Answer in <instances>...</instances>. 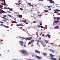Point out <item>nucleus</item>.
Listing matches in <instances>:
<instances>
[{"instance_id":"nucleus-1","label":"nucleus","mask_w":60,"mask_h":60,"mask_svg":"<svg viewBox=\"0 0 60 60\" xmlns=\"http://www.w3.org/2000/svg\"><path fill=\"white\" fill-rule=\"evenodd\" d=\"M22 53L23 55H25V56H27V54L26 53V51L24 50L22 51Z\"/></svg>"},{"instance_id":"nucleus-2","label":"nucleus","mask_w":60,"mask_h":60,"mask_svg":"<svg viewBox=\"0 0 60 60\" xmlns=\"http://www.w3.org/2000/svg\"><path fill=\"white\" fill-rule=\"evenodd\" d=\"M19 42L21 46H23V45H24V43L23 41H19Z\"/></svg>"},{"instance_id":"nucleus-3","label":"nucleus","mask_w":60,"mask_h":60,"mask_svg":"<svg viewBox=\"0 0 60 60\" xmlns=\"http://www.w3.org/2000/svg\"><path fill=\"white\" fill-rule=\"evenodd\" d=\"M24 26V25H23V24H17L16 25V26H17V27H18V26Z\"/></svg>"},{"instance_id":"nucleus-4","label":"nucleus","mask_w":60,"mask_h":60,"mask_svg":"<svg viewBox=\"0 0 60 60\" xmlns=\"http://www.w3.org/2000/svg\"><path fill=\"white\" fill-rule=\"evenodd\" d=\"M60 10H59L58 9H56L53 11H55V12H58L59 11H60Z\"/></svg>"},{"instance_id":"nucleus-5","label":"nucleus","mask_w":60,"mask_h":60,"mask_svg":"<svg viewBox=\"0 0 60 60\" xmlns=\"http://www.w3.org/2000/svg\"><path fill=\"white\" fill-rule=\"evenodd\" d=\"M36 57H37V58L39 59H41V57L38 56H36Z\"/></svg>"},{"instance_id":"nucleus-6","label":"nucleus","mask_w":60,"mask_h":60,"mask_svg":"<svg viewBox=\"0 0 60 60\" xmlns=\"http://www.w3.org/2000/svg\"><path fill=\"white\" fill-rule=\"evenodd\" d=\"M17 16L20 19V18H22V15H18Z\"/></svg>"},{"instance_id":"nucleus-7","label":"nucleus","mask_w":60,"mask_h":60,"mask_svg":"<svg viewBox=\"0 0 60 60\" xmlns=\"http://www.w3.org/2000/svg\"><path fill=\"white\" fill-rule=\"evenodd\" d=\"M19 38H21V40H24L26 39V38H23L22 37H21L20 36L19 37Z\"/></svg>"},{"instance_id":"nucleus-8","label":"nucleus","mask_w":60,"mask_h":60,"mask_svg":"<svg viewBox=\"0 0 60 60\" xmlns=\"http://www.w3.org/2000/svg\"><path fill=\"white\" fill-rule=\"evenodd\" d=\"M50 1V3H53V4H55V2L54 1H53L52 0H49Z\"/></svg>"},{"instance_id":"nucleus-9","label":"nucleus","mask_w":60,"mask_h":60,"mask_svg":"<svg viewBox=\"0 0 60 60\" xmlns=\"http://www.w3.org/2000/svg\"><path fill=\"white\" fill-rule=\"evenodd\" d=\"M28 4L29 6H32V7H34V6H33V5H31V3H28Z\"/></svg>"},{"instance_id":"nucleus-10","label":"nucleus","mask_w":60,"mask_h":60,"mask_svg":"<svg viewBox=\"0 0 60 60\" xmlns=\"http://www.w3.org/2000/svg\"><path fill=\"white\" fill-rule=\"evenodd\" d=\"M35 52H36V53H38V54H40V51H38L37 50H35Z\"/></svg>"},{"instance_id":"nucleus-11","label":"nucleus","mask_w":60,"mask_h":60,"mask_svg":"<svg viewBox=\"0 0 60 60\" xmlns=\"http://www.w3.org/2000/svg\"><path fill=\"white\" fill-rule=\"evenodd\" d=\"M32 39V37H30L29 38H27V40H30V41H31Z\"/></svg>"},{"instance_id":"nucleus-12","label":"nucleus","mask_w":60,"mask_h":60,"mask_svg":"<svg viewBox=\"0 0 60 60\" xmlns=\"http://www.w3.org/2000/svg\"><path fill=\"white\" fill-rule=\"evenodd\" d=\"M50 56H51V57H54V56H55V55H53L51 54H50Z\"/></svg>"},{"instance_id":"nucleus-13","label":"nucleus","mask_w":60,"mask_h":60,"mask_svg":"<svg viewBox=\"0 0 60 60\" xmlns=\"http://www.w3.org/2000/svg\"><path fill=\"white\" fill-rule=\"evenodd\" d=\"M51 59H52L53 60H57L56 59L54 58L53 57H51Z\"/></svg>"},{"instance_id":"nucleus-14","label":"nucleus","mask_w":60,"mask_h":60,"mask_svg":"<svg viewBox=\"0 0 60 60\" xmlns=\"http://www.w3.org/2000/svg\"><path fill=\"white\" fill-rule=\"evenodd\" d=\"M35 41H37V42H42V41H39V40H35Z\"/></svg>"},{"instance_id":"nucleus-15","label":"nucleus","mask_w":60,"mask_h":60,"mask_svg":"<svg viewBox=\"0 0 60 60\" xmlns=\"http://www.w3.org/2000/svg\"><path fill=\"white\" fill-rule=\"evenodd\" d=\"M3 26H4V27H6V28H9V26H6L5 25H4Z\"/></svg>"},{"instance_id":"nucleus-16","label":"nucleus","mask_w":60,"mask_h":60,"mask_svg":"<svg viewBox=\"0 0 60 60\" xmlns=\"http://www.w3.org/2000/svg\"><path fill=\"white\" fill-rule=\"evenodd\" d=\"M43 55L44 56H47V54L44 52L43 53Z\"/></svg>"},{"instance_id":"nucleus-17","label":"nucleus","mask_w":60,"mask_h":60,"mask_svg":"<svg viewBox=\"0 0 60 60\" xmlns=\"http://www.w3.org/2000/svg\"><path fill=\"white\" fill-rule=\"evenodd\" d=\"M45 42H46V43H49V41L48 40H45Z\"/></svg>"},{"instance_id":"nucleus-18","label":"nucleus","mask_w":60,"mask_h":60,"mask_svg":"<svg viewBox=\"0 0 60 60\" xmlns=\"http://www.w3.org/2000/svg\"><path fill=\"white\" fill-rule=\"evenodd\" d=\"M2 18H3V19H6V20H8V19H7L6 18L4 17H3Z\"/></svg>"},{"instance_id":"nucleus-19","label":"nucleus","mask_w":60,"mask_h":60,"mask_svg":"<svg viewBox=\"0 0 60 60\" xmlns=\"http://www.w3.org/2000/svg\"><path fill=\"white\" fill-rule=\"evenodd\" d=\"M55 21V23H56V24L57 23H58V22L59 21H58V20L57 21Z\"/></svg>"},{"instance_id":"nucleus-20","label":"nucleus","mask_w":60,"mask_h":60,"mask_svg":"<svg viewBox=\"0 0 60 60\" xmlns=\"http://www.w3.org/2000/svg\"><path fill=\"white\" fill-rule=\"evenodd\" d=\"M50 51H52V52L53 53H54V51H53V50H50Z\"/></svg>"},{"instance_id":"nucleus-21","label":"nucleus","mask_w":60,"mask_h":60,"mask_svg":"<svg viewBox=\"0 0 60 60\" xmlns=\"http://www.w3.org/2000/svg\"><path fill=\"white\" fill-rule=\"evenodd\" d=\"M48 11H49L48 10H44V11L45 12H48Z\"/></svg>"},{"instance_id":"nucleus-22","label":"nucleus","mask_w":60,"mask_h":60,"mask_svg":"<svg viewBox=\"0 0 60 60\" xmlns=\"http://www.w3.org/2000/svg\"><path fill=\"white\" fill-rule=\"evenodd\" d=\"M13 22L14 23H17V22L15 21H13Z\"/></svg>"},{"instance_id":"nucleus-23","label":"nucleus","mask_w":60,"mask_h":60,"mask_svg":"<svg viewBox=\"0 0 60 60\" xmlns=\"http://www.w3.org/2000/svg\"><path fill=\"white\" fill-rule=\"evenodd\" d=\"M21 21L22 22H24V23H26V22H25V21L23 20H22Z\"/></svg>"},{"instance_id":"nucleus-24","label":"nucleus","mask_w":60,"mask_h":60,"mask_svg":"<svg viewBox=\"0 0 60 60\" xmlns=\"http://www.w3.org/2000/svg\"><path fill=\"white\" fill-rule=\"evenodd\" d=\"M38 37L39 38L38 41H41V38H40L39 37Z\"/></svg>"},{"instance_id":"nucleus-25","label":"nucleus","mask_w":60,"mask_h":60,"mask_svg":"<svg viewBox=\"0 0 60 60\" xmlns=\"http://www.w3.org/2000/svg\"><path fill=\"white\" fill-rule=\"evenodd\" d=\"M1 12H2V13H6V12L4 11H3V10L2 9V11Z\"/></svg>"},{"instance_id":"nucleus-26","label":"nucleus","mask_w":60,"mask_h":60,"mask_svg":"<svg viewBox=\"0 0 60 60\" xmlns=\"http://www.w3.org/2000/svg\"><path fill=\"white\" fill-rule=\"evenodd\" d=\"M47 7L49 8L51 7V6H47Z\"/></svg>"},{"instance_id":"nucleus-27","label":"nucleus","mask_w":60,"mask_h":60,"mask_svg":"<svg viewBox=\"0 0 60 60\" xmlns=\"http://www.w3.org/2000/svg\"><path fill=\"white\" fill-rule=\"evenodd\" d=\"M54 28H59V26H56V27H54Z\"/></svg>"},{"instance_id":"nucleus-28","label":"nucleus","mask_w":60,"mask_h":60,"mask_svg":"<svg viewBox=\"0 0 60 60\" xmlns=\"http://www.w3.org/2000/svg\"><path fill=\"white\" fill-rule=\"evenodd\" d=\"M40 27H41V28H46V27H44L41 26H40Z\"/></svg>"},{"instance_id":"nucleus-29","label":"nucleus","mask_w":60,"mask_h":60,"mask_svg":"<svg viewBox=\"0 0 60 60\" xmlns=\"http://www.w3.org/2000/svg\"><path fill=\"white\" fill-rule=\"evenodd\" d=\"M34 42V40H32L30 41L31 42Z\"/></svg>"},{"instance_id":"nucleus-30","label":"nucleus","mask_w":60,"mask_h":60,"mask_svg":"<svg viewBox=\"0 0 60 60\" xmlns=\"http://www.w3.org/2000/svg\"><path fill=\"white\" fill-rule=\"evenodd\" d=\"M47 36H48V37H50L51 36L50 35H49L48 34H47Z\"/></svg>"},{"instance_id":"nucleus-31","label":"nucleus","mask_w":60,"mask_h":60,"mask_svg":"<svg viewBox=\"0 0 60 60\" xmlns=\"http://www.w3.org/2000/svg\"><path fill=\"white\" fill-rule=\"evenodd\" d=\"M37 44L38 46V47H40V45H39V44L38 43Z\"/></svg>"},{"instance_id":"nucleus-32","label":"nucleus","mask_w":60,"mask_h":60,"mask_svg":"<svg viewBox=\"0 0 60 60\" xmlns=\"http://www.w3.org/2000/svg\"><path fill=\"white\" fill-rule=\"evenodd\" d=\"M2 37H4V36H5V35L4 34H3V35H2Z\"/></svg>"},{"instance_id":"nucleus-33","label":"nucleus","mask_w":60,"mask_h":60,"mask_svg":"<svg viewBox=\"0 0 60 60\" xmlns=\"http://www.w3.org/2000/svg\"><path fill=\"white\" fill-rule=\"evenodd\" d=\"M22 30L24 31H25V29H22Z\"/></svg>"},{"instance_id":"nucleus-34","label":"nucleus","mask_w":60,"mask_h":60,"mask_svg":"<svg viewBox=\"0 0 60 60\" xmlns=\"http://www.w3.org/2000/svg\"><path fill=\"white\" fill-rule=\"evenodd\" d=\"M8 16H9V17H10V18H11V16L10 15H8Z\"/></svg>"},{"instance_id":"nucleus-35","label":"nucleus","mask_w":60,"mask_h":60,"mask_svg":"<svg viewBox=\"0 0 60 60\" xmlns=\"http://www.w3.org/2000/svg\"><path fill=\"white\" fill-rule=\"evenodd\" d=\"M0 23H2V24H3V22L2 21H0Z\"/></svg>"},{"instance_id":"nucleus-36","label":"nucleus","mask_w":60,"mask_h":60,"mask_svg":"<svg viewBox=\"0 0 60 60\" xmlns=\"http://www.w3.org/2000/svg\"><path fill=\"white\" fill-rule=\"evenodd\" d=\"M7 9L8 10H10L11 9L10 8L8 7V8Z\"/></svg>"},{"instance_id":"nucleus-37","label":"nucleus","mask_w":60,"mask_h":60,"mask_svg":"<svg viewBox=\"0 0 60 60\" xmlns=\"http://www.w3.org/2000/svg\"><path fill=\"white\" fill-rule=\"evenodd\" d=\"M5 3H4V4H3V5H6V4H5Z\"/></svg>"},{"instance_id":"nucleus-38","label":"nucleus","mask_w":60,"mask_h":60,"mask_svg":"<svg viewBox=\"0 0 60 60\" xmlns=\"http://www.w3.org/2000/svg\"><path fill=\"white\" fill-rule=\"evenodd\" d=\"M3 2H4V4H5V0H3Z\"/></svg>"},{"instance_id":"nucleus-39","label":"nucleus","mask_w":60,"mask_h":60,"mask_svg":"<svg viewBox=\"0 0 60 60\" xmlns=\"http://www.w3.org/2000/svg\"><path fill=\"white\" fill-rule=\"evenodd\" d=\"M39 0V1H43V0Z\"/></svg>"},{"instance_id":"nucleus-40","label":"nucleus","mask_w":60,"mask_h":60,"mask_svg":"<svg viewBox=\"0 0 60 60\" xmlns=\"http://www.w3.org/2000/svg\"><path fill=\"white\" fill-rule=\"evenodd\" d=\"M1 10V9H0V12H2V9Z\"/></svg>"},{"instance_id":"nucleus-41","label":"nucleus","mask_w":60,"mask_h":60,"mask_svg":"<svg viewBox=\"0 0 60 60\" xmlns=\"http://www.w3.org/2000/svg\"><path fill=\"white\" fill-rule=\"evenodd\" d=\"M31 44V42H29V43H28V45H29V44Z\"/></svg>"},{"instance_id":"nucleus-42","label":"nucleus","mask_w":60,"mask_h":60,"mask_svg":"<svg viewBox=\"0 0 60 60\" xmlns=\"http://www.w3.org/2000/svg\"><path fill=\"white\" fill-rule=\"evenodd\" d=\"M41 26H40V25H38V27H41Z\"/></svg>"},{"instance_id":"nucleus-43","label":"nucleus","mask_w":60,"mask_h":60,"mask_svg":"<svg viewBox=\"0 0 60 60\" xmlns=\"http://www.w3.org/2000/svg\"><path fill=\"white\" fill-rule=\"evenodd\" d=\"M27 60H31V59H27Z\"/></svg>"},{"instance_id":"nucleus-44","label":"nucleus","mask_w":60,"mask_h":60,"mask_svg":"<svg viewBox=\"0 0 60 60\" xmlns=\"http://www.w3.org/2000/svg\"><path fill=\"white\" fill-rule=\"evenodd\" d=\"M7 12H9V13H11V12L9 11H7Z\"/></svg>"},{"instance_id":"nucleus-45","label":"nucleus","mask_w":60,"mask_h":60,"mask_svg":"<svg viewBox=\"0 0 60 60\" xmlns=\"http://www.w3.org/2000/svg\"><path fill=\"white\" fill-rule=\"evenodd\" d=\"M2 21H6V20H2Z\"/></svg>"},{"instance_id":"nucleus-46","label":"nucleus","mask_w":60,"mask_h":60,"mask_svg":"<svg viewBox=\"0 0 60 60\" xmlns=\"http://www.w3.org/2000/svg\"><path fill=\"white\" fill-rule=\"evenodd\" d=\"M57 19H60V18L59 17H58Z\"/></svg>"},{"instance_id":"nucleus-47","label":"nucleus","mask_w":60,"mask_h":60,"mask_svg":"<svg viewBox=\"0 0 60 60\" xmlns=\"http://www.w3.org/2000/svg\"><path fill=\"white\" fill-rule=\"evenodd\" d=\"M21 0H19L18 2H21Z\"/></svg>"},{"instance_id":"nucleus-48","label":"nucleus","mask_w":60,"mask_h":60,"mask_svg":"<svg viewBox=\"0 0 60 60\" xmlns=\"http://www.w3.org/2000/svg\"><path fill=\"white\" fill-rule=\"evenodd\" d=\"M1 5H0V8H1V9H2V8L1 7Z\"/></svg>"},{"instance_id":"nucleus-49","label":"nucleus","mask_w":60,"mask_h":60,"mask_svg":"<svg viewBox=\"0 0 60 60\" xmlns=\"http://www.w3.org/2000/svg\"><path fill=\"white\" fill-rule=\"evenodd\" d=\"M11 10V11H12V9L11 8V9H10Z\"/></svg>"},{"instance_id":"nucleus-50","label":"nucleus","mask_w":60,"mask_h":60,"mask_svg":"<svg viewBox=\"0 0 60 60\" xmlns=\"http://www.w3.org/2000/svg\"><path fill=\"white\" fill-rule=\"evenodd\" d=\"M20 10H21V11L22 10V8H20Z\"/></svg>"},{"instance_id":"nucleus-51","label":"nucleus","mask_w":60,"mask_h":60,"mask_svg":"<svg viewBox=\"0 0 60 60\" xmlns=\"http://www.w3.org/2000/svg\"><path fill=\"white\" fill-rule=\"evenodd\" d=\"M13 60H17V59H14Z\"/></svg>"},{"instance_id":"nucleus-52","label":"nucleus","mask_w":60,"mask_h":60,"mask_svg":"<svg viewBox=\"0 0 60 60\" xmlns=\"http://www.w3.org/2000/svg\"><path fill=\"white\" fill-rule=\"evenodd\" d=\"M40 25H41H41H42V24L40 23Z\"/></svg>"},{"instance_id":"nucleus-53","label":"nucleus","mask_w":60,"mask_h":60,"mask_svg":"<svg viewBox=\"0 0 60 60\" xmlns=\"http://www.w3.org/2000/svg\"><path fill=\"white\" fill-rule=\"evenodd\" d=\"M20 29H22V27H20Z\"/></svg>"},{"instance_id":"nucleus-54","label":"nucleus","mask_w":60,"mask_h":60,"mask_svg":"<svg viewBox=\"0 0 60 60\" xmlns=\"http://www.w3.org/2000/svg\"><path fill=\"white\" fill-rule=\"evenodd\" d=\"M33 22L34 23H35V21H34Z\"/></svg>"},{"instance_id":"nucleus-55","label":"nucleus","mask_w":60,"mask_h":60,"mask_svg":"<svg viewBox=\"0 0 60 60\" xmlns=\"http://www.w3.org/2000/svg\"><path fill=\"white\" fill-rule=\"evenodd\" d=\"M38 13H40V12H39V11H38Z\"/></svg>"},{"instance_id":"nucleus-56","label":"nucleus","mask_w":60,"mask_h":60,"mask_svg":"<svg viewBox=\"0 0 60 60\" xmlns=\"http://www.w3.org/2000/svg\"><path fill=\"white\" fill-rule=\"evenodd\" d=\"M18 5H19V6H20V5H19V4H18Z\"/></svg>"},{"instance_id":"nucleus-57","label":"nucleus","mask_w":60,"mask_h":60,"mask_svg":"<svg viewBox=\"0 0 60 60\" xmlns=\"http://www.w3.org/2000/svg\"><path fill=\"white\" fill-rule=\"evenodd\" d=\"M59 60H60V58H59Z\"/></svg>"},{"instance_id":"nucleus-58","label":"nucleus","mask_w":60,"mask_h":60,"mask_svg":"<svg viewBox=\"0 0 60 60\" xmlns=\"http://www.w3.org/2000/svg\"><path fill=\"white\" fill-rule=\"evenodd\" d=\"M45 36L46 37H47V35H46Z\"/></svg>"},{"instance_id":"nucleus-59","label":"nucleus","mask_w":60,"mask_h":60,"mask_svg":"<svg viewBox=\"0 0 60 60\" xmlns=\"http://www.w3.org/2000/svg\"><path fill=\"white\" fill-rule=\"evenodd\" d=\"M59 47H60V45H59Z\"/></svg>"},{"instance_id":"nucleus-60","label":"nucleus","mask_w":60,"mask_h":60,"mask_svg":"<svg viewBox=\"0 0 60 60\" xmlns=\"http://www.w3.org/2000/svg\"><path fill=\"white\" fill-rule=\"evenodd\" d=\"M48 0V1H49L51 0Z\"/></svg>"},{"instance_id":"nucleus-61","label":"nucleus","mask_w":60,"mask_h":60,"mask_svg":"<svg viewBox=\"0 0 60 60\" xmlns=\"http://www.w3.org/2000/svg\"><path fill=\"white\" fill-rule=\"evenodd\" d=\"M41 43L42 44V42H41Z\"/></svg>"},{"instance_id":"nucleus-62","label":"nucleus","mask_w":60,"mask_h":60,"mask_svg":"<svg viewBox=\"0 0 60 60\" xmlns=\"http://www.w3.org/2000/svg\"><path fill=\"white\" fill-rule=\"evenodd\" d=\"M7 12H6V13H7Z\"/></svg>"},{"instance_id":"nucleus-63","label":"nucleus","mask_w":60,"mask_h":60,"mask_svg":"<svg viewBox=\"0 0 60 60\" xmlns=\"http://www.w3.org/2000/svg\"><path fill=\"white\" fill-rule=\"evenodd\" d=\"M54 22H53V24H54Z\"/></svg>"},{"instance_id":"nucleus-64","label":"nucleus","mask_w":60,"mask_h":60,"mask_svg":"<svg viewBox=\"0 0 60 60\" xmlns=\"http://www.w3.org/2000/svg\"><path fill=\"white\" fill-rule=\"evenodd\" d=\"M41 30H42V29H41Z\"/></svg>"}]
</instances>
